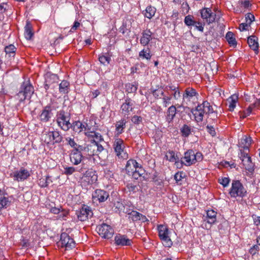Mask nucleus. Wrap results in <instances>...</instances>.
<instances>
[{
	"mask_svg": "<svg viewBox=\"0 0 260 260\" xmlns=\"http://www.w3.org/2000/svg\"><path fill=\"white\" fill-rule=\"evenodd\" d=\"M125 171L128 175H132L136 180H138L141 177L144 178L143 175L145 173V171L142 166L134 159H129L127 161Z\"/></svg>",
	"mask_w": 260,
	"mask_h": 260,
	"instance_id": "f257e3e1",
	"label": "nucleus"
},
{
	"mask_svg": "<svg viewBox=\"0 0 260 260\" xmlns=\"http://www.w3.org/2000/svg\"><path fill=\"white\" fill-rule=\"evenodd\" d=\"M203 155L200 152H195L192 149L186 151L184 156L182 157V161H184V165L190 166L195 164L197 162H200L203 160Z\"/></svg>",
	"mask_w": 260,
	"mask_h": 260,
	"instance_id": "f03ea898",
	"label": "nucleus"
},
{
	"mask_svg": "<svg viewBox=\"0 0 260 260\" xmlns=\"http://www.w3.org/2000/svg\"><path fill=\"white\" fill-rule=\"evenodd\" d=\"M70 113L63 110H60L56 115L58 126L63 131H68L72 126V124L70 122Z\"/></svg>",
	"mask_w": 260,
	"mask_h": 260,
	"instance_id": "7ed1b4c3",
	"label": "nucleus"
},
{
	"mask_svg": "<svg viewBox=\"0 0 260 260\" xmlns=\"http://www.w3.org/2000/svg\"><path fill=\"white\" fill-rule=\"evenodd\" d=\"M229 193L231 198H243L246 196L247 191L239 180H233Z\"/></svg>",
	"mask_w": 260,
	"mask_h": 260,
	"instance_id": "20e7f679",
	"label": "nucleus"
},
{
	"mask_svg": "<svg viewBox=\"0 0 260 260\" xmlns=\"http://www.w3.org/2000/svg\"><path fill=\"white\" fill-rule=\"evenodd\" d=\"M98 180V175L96 172L92 169L88 170L81 178L80 183L83 187L88 188L91 185L96 183Z\"/></svg>",
	"mask_w": 260,
	"mask_h": 260,
	"instance_id": "39448f33",
	"label": "nucleus"
},
{
	"mask_svg": "<svg viewBox=\"0 0 260 260\" xmlns=\"http://www.w3.org/2000/svg\"><path fill=\"white\" fill-rule=\"evenodd\" d=\"M157 231L159 239L163 245L166 247H171L173 242L169 236V231L166 225L159 224L157 225Z\"/></svg>",
	"mask_w": 260,
	"mask_h": 260,
	"instance_id": "423d86ee",
	"label": "nucleus"
},
{
	"mask_svg": "<svg viewBox=\"0 0 260 260\" xmlns=\"http://www.w3.org/2000/svg\"><path fill=\"white\" fill-rule=\"evenodd\" d=\"M113 147L116 156L119 159H126L128 158V154L125 150V145L122 139L120 138L115 139Z\"/></svg>",
	"mask_w": 260,
	"mask_h": 260,
	"instance_id": "0eeeda50",
	"label": "nucleus"
},
{
	"mask_svg": "<svg viewBox=\"0 0 260 260\" xmlns=\"http://www.w3.org/2000/svg\"><path fill=\"white\" fill-rule=\"evenodd\" d=\"M59 245L62 248H64L66 250L72 249L75 246V242L74 239L69 234L63 232L60 235Z\"/></svg>",
	"mask_w": 260,
	"mask_h": 260,
	"instance_id": "6e6552de",
	"label": "nucleus"
},
{
	"mask_svg": "<svg viewBox=\"0 0 260 260\" xmlns=\"http://www.w3.org/2000/svg\"><path fill=\"white\" fill-rule=\"evenodd\" d=\"M58 76L56 74L48 73L45 76L44 88L47 91L49 88L54 89L57 88L59 82Z\"/></svg>",
	"mask_w": 260,
	"mask_h": 260,
	"instance_id": "1a4fd4ad",
	"label": "nucleus"
},
{
	"mask_svg": "<svg viewBox=\"0 0 260 260\" xmlns=\"http://www.w3.org/2000/svg\"><path fill=\"white\" fill-rule=\"evenodd\" d=\"M62 137L58 131H49L44 135V141L47 144L59 143Z\"/></svg>",
	"mask_w": 260,
	"mask_h": 260,
	"instance_id": "9d476101",
	"label": "nucleus"
},
{
	"mask_svg": "<svg viewBox=\"0 0 260 260\" xmlns=\"http://www.w3.org/2000/svg\"><path fill=\"white\" fill-rule=\"evenodd\" d=\"M96 230L99 234L105 239H110L114 234L113 229L106 223H102L97 226Z\"/></svg>",
	"mask_w": 260,
	"mask_h": 260,
	"instance_id": "9b49d317",
	"label": "nucleus"
},
{
	"mask_svg": "<svg viewBox=\"0 0 260 260\" xmlns=\"http://www.w3.org/2000/svg\"><path fill=\"white\" fill-rule=\"evenodd\" d=\"M10 176L13 178L15 181L18 182L23 181L27 179L30 176V173L28 170L23 167H21L19 170L11 173Z\"/></svg>",
	"mask_w": 260,
	"mask_h": 260,
	"instance_id": "f8f14e48",
	"label": "nucleus"
},
{
	"mask_svg": "<svg viewBox=\"0 0 260 260\" xmlns=\"http://www.w3.org/2000/svg\"><path fill=\"white\" fill-rule=\"evenodd\" d=\"M109 197V193L103 189H97L92 194V201L94 203H102L106 201Z\"/></svg>",
	"mask_w": 260,
	"mask_h": 260,
	"instance_id": "ddd939ff",
	"label": "nucleus"
},
{
	"mask_svg": "<svg viewBox=\"0 0 260 260\" xmlns=\"http://www.w3.org/2000/svg\"><path fill=\"white\" fill-rule=\"evenodd\" d=\"M78 219L82 221L86 220L92 216L93 213L89 207L84 205L81 209L76 211Z\"/></svg>",
	"mask_w": 260,
	"mask_h": 260,
	"instance_id": "4468645a",
	"label": "nucleus"
},
{
	"mask_svg": "<svg viewBox=\"0 0 260 260\" xmlns=\"http://www.w3.org/2000/svg\"><path fill=\"white\" fill-rule=\"evenodd\" d=\"M202 18L208 24L215 20L216 14H214L210 8H204L200 10Z\"/></svg>",
	"mask_w": 260,
	"mask_h": 260,
	"instance_id": "2eb2a0df",
	"label": "nucleus"
},
{
	"mask_svg": "<svg viewBox=\"0 0 260 260\" xmlns=\"http://www.w3.org/2000/svg\"><path fill=\"white\" fill-rule=\"evenodd\" d=\"M239 157L242 161V163L245 169L249 172H252L254 169V165L252 162L251 158L249 155V153L244 154V152H240L239 153Z\"/></svg>",
	"mask_w": 260,
	"mask_h": 260,
	"instance_id": "dca6fc26",
	"label": "nucleus"
},
{
	"mask_svg": "<svg viewBox=\"0 0 260 260\" xmlns=\"http://www.w3.org/2000/svg\"><path fill=\"white\" fill-rule=\"evenodd\" d=\"M251 138L247 136H243L239 142L240 152H244V154L249 152V147L251 145Z\"/></svg>",
	"mask_w": 260,
	"mask_h": 260,
	"instance_id": "f3484780",
	"label": "nucleus"
},
{
	"mask_svg": "<svg viewBox=\"0 0 260 260\" xmlns=\"http://www.w3.org/2000/svg\"><path fill=\"white\" fill-rule=\"evenodd\" d=\"M114 241L116 245L120 246H130L133 243L132 240L128 239L126 236L121 234L116 235Z\"/></svg>",
	"mask_w": 260,
	"mask_h": 260,
	"instance_id": "a211bd4d",
	"label": "nucleus"
},
{
	"mask_svg": "<svg viewBox=\"0 0 260 260\" xmlns=\"http://www.w3.org/2000/svg\"><path fill=\"white\" fill-rule=\"evenodd\" d=\"M82 150H72L70 155V160L74 165H78L81 163L83 156Z\"/></svg>",
	"mask_w": 260,
	"mask_h": 260,
	"instance_id": "6ab92c4d",
	"label": "nucleus"
},
{
	"mask_svg": "<svg viewBox=\"0 0 260 260\" xmlns=\"http://www.w3.org/2000/svg\"><path fill=\"white\" fill-rule=\"evenodd\" d=\"M133 103L129 98H126L125 102L121 106V113L124 116H128L133 109Z\"/></svg>",
	"mask_w": 260,
	"mask_h": 260,
	"instance_id": "aec40b11",
	"label": "nucleus"
},
{
	"mask_svg": "<svg viewBox=\"0 0 260 260\" xmlns=\"http://www.w3.org/2000/svg\"><path fill=\"white\" fill-rule=\"evenodd\" d=\"M84 134L86 136H89L90 133L92 134L96 129V123L93 120L86 119V121H84Z\"/></svg>",
	"mask_w": 260,
	"mask_h": 260,
	"instance_id": "412c9836",
	"label": "nucleus"
},
{
	"mask_svg": "<svg viewBox=\"0 0 260 260\" xmlns=\"http://www.w3.org/2000/svg\"><path fill=\"white\" fill-rule=\"evenodd\" d=\"M52 116V109L50 106H46L40 115L41 122L46 123L49 121Z\"/></svg>",
	"mask_w": 260,
	"mask_h": 260,
	"instance_id": "4be33fe9",
	"label": "nucleus"
},
{
	"mask_svg": "<svg viewBox=\"0 0 260 260\" xmlns=\"http://www.w3.org/2000/svg\"><path fill=\"white\" fill-rule=\"evenodd\" d=\"M198 95L196 90L192 87H187L185 89L183 94V99L184 101L189 102L195 96Z\"/></svg>",
	"mask_w": 260,
	"mask_h": 260,
	"instance_id": "5701e85b",
	"label": "nucleus"
},
{
	"mask_svg": "<svg viewBox=\"0 0 260 260\" xmlns=\"http://www.w3.org/2000/svg\"><path fill=\"white\" fill-rule=\"evenodd\" d=\"M127 123L126 119L124 118H122L120 120L116 121L115 123V135L119 136L124 132V130L126 127Z\"/></svg>",
	"mask_w": 260,
	"mask_h": 260,
	"instance_id": "b1692460",
	"label": "nucleus"
},
{
	"mask_svg": "<svg viewBox=\"0 0 260 260\" xmlns=\"http://www.w3.org/2000/svg\"><path fill=\"white\" fill-rule=\"evenodd\" d=\"M82 151L84 154L89 156L97 154L95 150V146L94 145L92 140L91 141L90 144L87 145L86 146H82Z\"/></svg>",
	"mask_w": 260,
	"mask_h": 260,
	"instance_id": "393cba45",
	"label": "nucleus"
},
{
	"mask_svg": "<svg viewBox=\"0 0 260 260\" xmlns=\"http://www.w3.org/2000/svg\"><path fill=\"white\" fill-rule=\"evenodd\" d=\"M152 33L149 29H146L142 33V37L140 39V43L143 46L147 45L149 42L152 39Z\"/></svg>",
	"mask_w": 260,
	"mask_h": 260,
	"instance_id": "a878e982",
	"label": "nucleus"
},
{
	"mask_svg": "<svg viewBox=\"0 0 260 260\" xmlns=\"http://www.w3.org/2000/svg\"><path fill=\"white\" fill-rule=\"evenodd\" d=\"M20 89L30 99L34 92V87L28 81L24 82L21 85Z\"/></svg>",
	"mask_w": 260,
	"mask_h": 260,
	"instance_id": "bb28decb",
	"label": "nucleus"
},
{
	"mask_svg": "<svg viewBox=\"0 0 260 260\" xmlns=\"http://www.w3.org/2000/svg\"><path fill=\"white\" fill-rule=\"evenodd\" d=\"M258 39L255 36H251L247 39V43L250 49L253 50L256 54L258 52V43L257 42Z\"/></svg>",
	"mask_w": 260,
	"mask_h": 260,
	"instance_id": "cd10ccee",
	"label": "nucleus"
},
{
	"mask_svg": "<svg viewBox=\"0 0 260 260\" xmlns=\"http://www.w3.org/2000/svg\"><path fill=\"white\" fill-rule=\"evenodd\" d=\"M191 112L194 116V118L197 122H201L203 120L204 113H203L201 106L199 105L194 109H191Z\"/></svg>",
	"mask_w": 260,
	"mask_h": 260,
	"instance_id": "c85d7f7f",
	"label": "nucleus"
},
{
	"mask_svg": "<svg viewBox=\"0 0 260 260\" xmlns=\"http://www.w3.org/2000/svg\"><path fill=\"white\" fill-rule=\"evenodd\" d=\"M177 113V109L175 106L172 105L167 110L166 121L169 123L172 122Z\"/></svg>",
	"mask_w": 260,
	"mask_h": 260,
	"instance_id": "c756f323",
	"label": "nucleus"
},
{
	"mask_svg": "<svg viewBox=\"0 0 260 260\" xmlns=\"http://www.w3.org/2000/svg\"><path fill=\"white\" fill-rule=\"evenodd\" d=\"M71 128H72L75 133L80 134L83 131L84 132V122H81L80 121H75L72 124Z\"/></svg>",
	"mask_w": 260,
	"mask_h": 260,
	"instance_id": "7c9ffc66",
	"label": "nucleus"
},
{
	"mask_svg": "<svg viewBox=\"0 0 260 260\" xmlns=\"http://www.w3.org/2000/svg\"><path fill=\"white\" fill-rule=\"evenodd\" d=\"M16 50V48L13 44L6 46L5 48L6 55L10 59H11L15 56Z\"/></svg>",
	"mask_w": 260,
	"mask_h": 260,
	"instance_id": "2f4dec72",
	"label": "nucleus"
},
{
	"mask_svg": "<svg viewBox=\"0 0 260 260\" xmlns=\"http://www.w3.org/2000/svg\"><path fill=\"white\" fill-rule=\"evenodd\" d=\"M152 54L151 53L150 49L147 47L144 48L139 53V57L142 59H146L147 60H150Z\"/></svg>",
	"mask_w": 260,
	"mask_h": 260,
	"instance_id": "473e14b6",
	"label": "nucleus"
},
{
	"mask_svg": "<svg viewBox=\"0 0 260 260\" xmlns=\"http://www.w3.org/2000/svg\"><path fill=\"white\" fill-rule=\"evenodd\" d=\"M58 86H59V91L61 94H66L69 92L70 84L68 81L62 80Z\"/></svg>",
	"mask_w": 260,
	"mask_h": 260,
	"instance_id": "72a5a7b5",
	"label": "nucleus"
},
{
	"mask_svg": "<svg viewBox=\"0 0 260 260\" xmlns=\"http://www.w3.org/2000/svg\"><path fill=\"white\" fill-rule=\"evenodd\" d=\"M24 36L27 40H30L34 36V32L32 31V26L29 21H26V25L25 26Z\"/></svg>",
	"mask_w": 260,
	"mask_h": 260,
	"instance_id": "f704fd0d",
	"label": "nucleus"
},
{
	"mask_svg": "<svg viewBox=\"0 0 260 260\" xmlns=\"http://www.w3.org/2000/svg\"><path fill=\"white\" fill-rule=\"evenodd\" d=\"M217 212L213 210H208L207 211V220L208 223L213 224L216 221Z\"/></svg>",
	"mask_w": 260,
	"mask_h": 260,
	"instance_id": "c9c22d12",
	"label": "nucleus"
},
{
	"mask_svg": "<svg viewBox=\"0 0 260 260\" xmlns=\"http://www.w3.org/2000/svg\"><path fill=\"white\" fill-rule=\"evenodd\" d=\"M199 106H201V108L204 114H209L210 113H213L214 112L212 106L207 101L203 102L202 104L199 105Z\"/></svg>",
	"mask_w": 260,
	"mask_h": 260,
	"instance_id": "e433bc0d",
	"label": "nucleus"
},
{
	"mask_svg": "<svg viewBox=\"0 0 260 260\" xmlns=\"http://www.w3.org/2000/svg\"><path fill=\"white\" fill-rule=\"evenodd\" d=\"M238 100V96L236 94H233L228 100V102L229 103V110L230 111H234L235 108L236 107Z\"/></svg>",
	"mask_w": 260,
	"mask_h": 260,
	"instance_id": "4c0bfd02",
	"label": "nucleus"
},
{
	"mask_svg": "<svg viewBox=\"0 0 260 260\" xmlns=\"http://www.w3.org/2000/svg\"><path fill=\"white\" fill-rule=\"evenodd\" d=\"M99 60L103 65L107 66L111 60V56L108 53L101 54L99 56Z\"/></svg>",
	"mask_w": 260,
	"mask_h": 260,
	"instance_id": "58836bf2",
	"label": "nucleus"
},
{
	"mask_svg": "<svg viewBox=\"0 0 260 260\" xmlns=\"http://www.w3.org/2000/svg\"><path fill=\"white\" fill-rule=\"evenodd\" d=\"M225 38L230 46L234 47H236L237 43L233 32L228 31L226 34Z\"/></svg>",
	"mask_w": 260,
	"mask_h": 260,
	"instance_id": "ea45409f",
	"label": "nucleus"
},
{
	"mask_svg": "<svg viewBox=\"0 0 260 260\" xmlns=\"http://www.w3.org/2000/svg\"><path fill=\"white\" fill-rule=\"evenodd\" d=\"M52 182L51 177L49 175L42 177L39 179V185L40 187L44 188L48 186V185Z\"/></svg>",
	"mask_w": 260,
	"mask_h": 260,
	"instance_id": "a19ab883",
	"label": "nucleus"
},
{
	"mask_svg": "<svg viewBox=\"0 0 260 260\" xmlns=\"http://www.w3.org/2000/svg\"><path fill=\"white\" fill-rule=\"evenodd\" d=\"M66 141L67 142V144L73 148V150H82V146L78 145L74 139L71 137H67L66 138Z\"/></svg>",
	"mask_w": 260,
	"mask_h": 260,
	"instance_id": "79ce46f5",
	"label": "nucleus"
},
{
	"mask_svg": "<svg viewBox=\"0 0 260 260\" xmlns=\"http://www.w3.org/2000/svg\"><path fill=\"white\" fill-rule=\"evenodd\" d=\"M10 204L11 201L8 197L1 196L0 197V211L4 209H6Z\"/></svg>",
	"mask_w": 260,
	"mask_h": 260,
	"instance_id": "37998d69",
	"label": "nucleus"
},
{
	"mask_svg": "<svg viewBox=\"0 0 260 260\" xmlns=\"http://www.w3.org/2000/svg\"><path fill=\"white\" fill-rule=\"evenodd\" d=\"M155 13L156 8L151 6H149L146 8L144 14L146 17L150 19L154 16Z\"/></svg>",
	"mask_w": 260,
	"mask_h": 260,
	"instance_id": "c03bdc74",
	"label": "nucleus"
},
{
	"mask_svg": "<svg viewBox=\"0 0 260 260\" xmlns=\"http://www.w3.org/2000/svg\"><path fill=\"white\" fill-rule=\"evenodd\" d=\"M166 157H167V160L170 162L178 161L179 158L173 150H169L167 151L166 154Z\"/></svg>",
	"mask_w": 260,
	"mask_h": 260,
	"instance_id": "a18cd8bd",
	"label": "nucleus"
},
{
	"mask_svg": "<svg viewBox=\"0 0 260 260\" xmlns=\"http://www.w3.org/2000/svg\"><path fill=\"white\" fill-rule=\"evenodd\" d=\"M253 105H250L245 111H240L239 114L241 119H244L248 116L252 112Z\"/></svg>",
	"mask_w": 260,
	"mask_h": 260,
	"instance_id": "49530a36",
	"label": "nucleus"
},
{
	"mask_svg": "<svg viewBox=\"0 0 260 260\" xmlns=\"http://www.w3.org/2000/svg\"><path fill=\"white\" fill-rule=\"evenodd\" d=\"M184 23L188 26H191L197 24V21L193 19V16L188 15L184 18Z\"/></svg>",
	"mask_w": 260,
	"mask_h": 260,
	"instance_id": "de8ad7c7",
	"label": "nucleus"
},
{
	"mask_svg": "<svg viewBox=\"0 0 260 260\" xmlns=\"http://www.w3.org/2000/svg\"><path fill=\"white\" fill-rule=\"evenodd\" d=\"M191 129L190 126L184 124L181 129V133L182 136L185 137H188L191 133Z\"/></svg>",
	"mask_w": 260,
	"mask_h": 260,
	"instance_id": "09e8293b",
	"label": "nucleus"
},
{
	"mask_svg": "<svg viewBox=\"0 0 260 260\" xmlns=\"http://www.w3.org/2000/svg\"><path fill=\"white\" fill-rule=\"evenodd\" d=\"M160 95L163 96L162 98L163 105L165 107H167L168 105L171 104L172 97L170 95H166L162 91H161Z\"/></svg>",
	"mask_w": 260,
	"mask_h": 260,
	"instance_id": "8fccbe9b",
	"label": "nucleus"
},
{
	"mask_svg": "<svg viewBox=\"0 0 260 260\" xmlns=\"http://www.w3.org/2000/svg\"><path fill=\"white\" fill-rule=\"evenodd\" d=\"M128 191L131 193H135L139 190L140 187L139 185H135L133 183H129L126 186Z\"/></svg>",
	"mask_w": 260,
	"mask_h": 260,
	"instance_id": "3c124183",
	"label": "nucleus"
},
{
	"mask_svg": "<svg viewBox=\"0 0 260 260\" xmlns=\"http://www.w3.org/2000/svg\"><path fill=\"white\" fill-rule=\"evenodd\" d=\"M128 215L129 217L131 218L133 221H137L140 220V217L141 213L136 211H132L128 213Z\"/></svg>",
	"mask_w": 260,
	"mask_h": 260,
	"instance_id": "603ef678",
	"label": "nucleus"
},
{
	"mask_svg": "<svg viewBox=\"0 0 260 260\" xmlns=\"http://www.w3.org/2000/svg\"><path fill=\"white\" fill-rule=\"evenodd\" d=\"M90 135H89L88 137L93 138V140H95L96 141H98L99 142L104 141V139L101 134L94 131V133L92 134L90 133Z\"/></svg>",
	"mask_w": 260,
	"mask_h": 260,
	"instance_id": "864d4df0",
	"label": "nucleus"
},
{
	"mask_svg": "<svg viewBox=\"0 0 260 260\" xmlns=\"http://www.w3.org/2000/svg\"><path fill=\"white\" fill-rule=\"evenodd\" d=\"M129 29L130 26L127 24L126 22H123L122 25L119 28V31L122 34H124L125 33L127 32Z\"/></svg>",
	"mask_w": 260,
	"mask_h": 260,
	"instance_id": "5fc2aeb1",
	"label": "nucleus"
},
{
	"mask_svg": "<svg viewBox=\"0 0 260 260\" xmlns=\"http://www.w3.org/2000/svg\"><path fill=\"white\" fill-rule=\"evenodd\" d=\"M126 91L128 93L135 92L137 90V86L131 83H128L125 85Z\"/></svg>",
	"mask_w": 260,
	"mask_h": 260,
	"instance_id": "6e6d98bb",
	"label": "nucleus"
},
{
	"mask_svg": "<svg viewBox=\"0 0 260 260\" xmlns=\"http://www.w3.org/2000/svg\"><path fill=\"white\" fill-rule=\"evenodd\" d=\"M144 66V64L143 63H137L135 66L132 67L131 68V74H134V73L140 74L139 67H142Z\"/></svg>",
	"mask_w": 260,
	"mask_h": 260,
	"instance_id": "4d7b16f0",
	"label": "nucleus"
},
{
	"mask_svg": "<svg viewBox=\"0 0 260 260\" xmlns=\"http://www.w3.org/2000/svg\"><path fill=\"white\" fill-rule=\"evenodd\" d=\"M16 96L20 103L24 102L26 99L28 98V97L21 89L17 94Z\"/></svg>",
	"mask_w": 260,
	"mask_h": 260,
	"instance_id": "13d9d810",
	"label": "nucleus"
},
{
	"mask_svg": "<svg viewBox=\"0 0 260 260\" xmlns=\"http://www.w3.org/2000/svg\"><path fill=\"white\" fill-rule=\"evenodd\" d=\"M230 179L228 177H221L218 179V182L222 184L224 187L228 186Z\"/></svg>",
	"mask_w": 260,
	"mask_h": 260,
	"instance_id": "bf43d9fd",
	"label": "nucleus"
},
{
	"mask_svg": "<svg viewBox=\"0 0 260 260\" xmlns=\"http://www.w3.org/2000/svg\"><path fill=\"white\" fill-rule=\"evenodd\" d=\"M92 141L94 145L95 146V150L97 154L98 152H101L104 150L103 146L100 144L98 141H96L95 140H93Z\"/></svg>",
	"mask_w": 260,
	"mask_h": 260,
	"instance_id": "052dcab7",
	"label": "nucleus"
},
{
	"mask_svg": "<svg viewBox=\"0 0 260 260\" xmlns=\"http://www.w3.org/2000/svg\"><path fill=\"white\" fill-rule=\"evenodd\" d=\"M185 177V173L183 172H177L174 176V179L177 183L181 181V180Z\"/></svg>",
	"mask_w": 260,
	"mask_h": 260,
	"instance_id": "680f3d73",
	"label": "nucleus"
},
{
	"mask_svg": "<svg viewBox=\"0 0 260 260\" xmlns=\"http://www.w3.org/2000/svg\"><path fill=\"white\" fill-rule=\"evenodd\" d=\"M245 20L246 22L249 24V25L251 24V23L254 21V15L251 13H248L245 16Z\"/></svg>",
	"mask_w": 260,
	"mask_h": 260,
	"instance_id": "e2e57ef3",
	"label": "nucleus"
},
{
	"mask_svg": "<svg viewBox=\"0 0 260 260\" xmlns=\"http://www.w3.org/2000/svg\"><path fill=\"white\" fill-rule=\"evenodd\" d=\"M76 171L75 168L73 167H69L64 168V174L70 175L73 174Z\"/></svg>",
	"mask_w": 260,
	"mask_h": 260,
	"instance_id": "0e129e2a",
	"label": "nucleus"
},
{
	"mask_svg": "<svg viewBox=\"0 0 260 260\" xmlns=\"http://www.w3.org/2000/svg\"><path fill=\"white\" fill-rule=\"evenodd\" d=\"M205 25V23H203L201 21H197V24H195L194 25L195 27L198 29L199 31L201 32H203L204 31V26Z\"/></svg>",
	"mask_w": 260,
	"mask_h": 260,
	"instance_id": "69168bd1",
	"label": "nucleus"
},
{
	"mask_svg": "<svg viewBox=\"0 0 260 260\" xmlns=\"http://www.w3.org/2000/svg\"><path fill=\"white\" fill-rule=\"evenodd\" d=\"M259 249L257 245H254L249 249V253L252 255H255L258 251Z\"/></svg>",
	"mask_w": 260,
	"mask_h": 260,
	"instance_id": "338daca9",
	"label": "nucleus"
},
{
	"mask_svg": "<svg viewBox=\"0 0 260 260\" xmlns=\"http://www.w3.org/2000/svg\"><path fill=\"white\" fill-rule=\"evenodd\" d=\"M9 8V5L7 3H2L0 4V13H5Z\"/></svg>",
	"mask_w": 260,
	"mask_h": 260,
	"instance_id": "774afa93",
	"label": "nucleus"
}]
</instances>
